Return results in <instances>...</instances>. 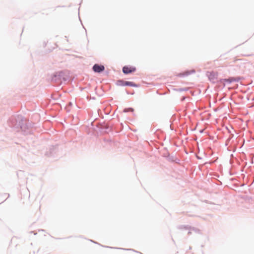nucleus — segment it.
<instances>
[{"mask_svg": "<svg viewBox=\"0 0 254 254\" xmlns=\"http://www.w3.org/2000/svg\"><path fill=\"white\" fill-rule=\"evenodd\" d=\"M119 82L120 83H121V85H124V86H133V87L137 86V85L132 82L123 81H120Z\"/></svg>", "mask_w": 254, "mask_h": 254, "instance_id": "7ed1b4c3", "label": "nucleus"}, {"mask_svg": "<svg viewBox=\"0 0 254 254\" xmlns=\"http://www.w3.org/2000/svg\"><path fill=\"white\" fill-rule=\"evenodd\" d=\"M136 70L135 67L132 66H124L123 68V71L125 74H128L133 72H134Z\"/></svg>", "mask_w": 254, "mask_h": 254, "instance_id": "f257e3e1", "label": "nucleus"}, {"mask_svg": "<svg viewBox=\"0 0 254 254\" xmlns=\"http://www.w3.org/2000/svg\"><path fill=\"white\" fill-rule=\"evenodd\" d=\"M105 67L103 65H99L97 64H95L93 67V70L96 72H100L103 71Z\"/></svg>", "mask_w": 254, "mask_h": 254, "instance_id": "f03ea898", "label": "nucleus"}, {"mask_svg": "<svg viewBox=\"0 0 254 254\" xmlns=\"http://www.w3.org/2000/svg\"><path fill=\"white\" fill-rule=\"evenodd\" d=\"M133 111H134V109L132 108H128V109H125L124 112H129V111L133 112Z\"/></svg>", "mask_w": 254, "mask_h": 254, "instance_id": "39448f33", "label": "nucleus"}, {"mask_svg": "<svg viewBox=\"0 0 254 254\" xmlns=\"http://www.w3.org/2000/svg\"><path fill=\"white\" fill-rule=\"evenodd\" d=\"M217 73H214V72H211L210 73L209 75H208L209 78L210 79H214L217 77Z\"/></svg>", "mask_w": 254, "mask_h": 254, "instance_id": "20e7f679", "label": "nucleus"}]
</instances>
